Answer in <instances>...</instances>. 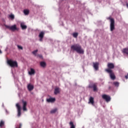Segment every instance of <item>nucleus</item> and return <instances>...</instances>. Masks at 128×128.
<instances>
[{"instance_id":"3","label":"nucleus","mask_w":128,"mask_h":128,"mask_svg":"<svg viewBox=\"0 0 128 128\" xmlns=\"http://www.w3.org/2000/svg\"><path fill=\"white\" fill-rule=\"evenodd\" d=\"M7 62L8 64L10 65L12 68H17L18 66V64L16 61H14L12 60H8Z\"/></svg>"},{"instance_id":"31","label":"nucleus","mask_w":128,"mask_h":128,"mask_svg":"<svg viewBox=\"0 0 128 128\" xmlns=\"http://www.w3.org/2000/svg\"><path fill=\"white\" fill-rule=\"evenodd\" d=\"M40 38V40L42 42V40L43 38Z\"/></svg>"},{"instance_id":"14","label":"nucleus","mask_w":128,"mask_h":128,"mask_svg":"<svg viewBox=\"0 0 128 128\" xmlns=\"http://www.w3.org/2000/svg\"><path fill=\"white\" fill-rule=\"evenodd\" d=\"M35 73H36V72H35L34 70L32 68H30V72H28V74L30 75L34 74Z\"/></svg>"},{"instance_id":"32","label":"nucleus","mask_w":128,"mask_h":128,"mask_svg":"<svg viewBox=\"0 0 128 128\" xmlns=\"http://www.w3.org/2000/svg\"><path fill=\"white\" fill-rule=\"evenodd\" d=\"M21 127H22V124H20V126H19L18 128H21Z\"/></svg>"},{"instance_id":"1","label":"nucleus","mask_w":128,"mask_h":128,"mask_svg":"<svg viewBox=\"0 0 128 128\" xmlns=\"http://www.w3.org/2000/svg\"><path fill=\"white\" fill-rule=\"evenodd\" d=\"M108 68L106 69L105 70L106 72L108 74H110V77L112 80H114L116 78L114 73V71L112 70V69H114V65L112 63H108Z\"/></svg>"},{"instance_id":"26","label":"nucleus","mask_w":128,"mask_h":128,"mask_svg":"<svg viewBox=\"0 0 128 128\" xmlns=\"http://www.w3.org/2000/svg\"><path fill=\"white\" fill-rule=\"evenodd\" d=\"M38 52V50H36L32 52V53L35 56H37L36 53H37Z\"/></svg>"},{"instance_id":"12","label":"nucleus","mask_w":128,"mask_h":128,"mask_svg":"<svg viewBox=\"0 0 128 128\" xmlns=\"http://www.w3.org/2000/svg\"><path fill=\"white\" fill-rule=\"evenodd\" d=\"M98 65L99 64L98 62L94 63V68L96 70H98Z\"/></svg>"},{"instance_id":"33","label":"nucleus","mask_w":128,"mask_h":128,"mask_svg":"<svg viewBox=\"0 0 128 128\" xmlns=\"http://www.w3.org/2000/svg\"><path fill=\"white\" fill-rule=\"evenodd\" d=\"M126 6H127V8H128V3H126Z\"/></svg>"},{"instance_id":"5","label":"nucleus","mask_w":128,"mask_h":128,"mask_svg":"<svg viewBox=\"0 0 128 128\" xmlns=\"http://www.w3.org/2000/svg\"><path fill=\"white\" fill-rule=\"evenodd\" d=\"M102 98L104 100L107 102L111 100V98L109 95L103 94Z\"/></svg>"},{"instance_id":"13","label":"nucleus","mask_w":128,"mask_h":128,"mask_svg":"<svg viewBox=\"0 0 128 128\" xmlns=\"http://www.w3.org/2000/svg\"><path fill=\"white\" fill-rule=\"evenodd\" d=\"M46 100L48 102H55L56 98H50L47 99Z\"/></svg>"},{"instance_id":"11","label":"nucleus","mask_w":128,"mask_h":128,"mask_svg":"<svg viewBox=\"0 0 128 128\" xmlns=\"http://www.w3.org/2000/svg\"><path fill=\"white\" fill-rule=\"evenodd\" d=\"M27 87H28V89L29 91H32L34 88V86L32 84H28V85Z\"/></svg>"},{"instance_id":"29","label":"nucleus","mask_w":128,"mask_h":128,"mask_svg":"<svg viewBox=\"0 0 128 128\" xmlns=\"http://www.w3.org/2000/svg\"><path fill=\"white\" fill-rule=\"evenodd\" d=\"M36 56L39 57L40 58H42V56L41 54H38L36 55Z\"/></svg>"},{"instance_id":"2","label":"nucleus","mask_w":128,"mask_h":128,"mask_svg":"<svg viewBox=\"0 0 128 128\" xmlns=\"http://www.w3.org/2000/svg\"><path fill=\"white\" fill-rule=\"evenodd\" d=\"M70 48L72 51L76 52L80 54H84V50L82 49V46L79 44H76L72 46Z\"/></svg>"},{"instance_id":"8","label":"nucleus","mask_w":128,"mask_h":128,"mask_svg":"<svg viewBox=\"0 0 128 128\" xmlns=\"http://www.w3.org/2000/svg\"><path fill=\"white\" fill-rule=\"evenodd\" d=\"M16 106L17 109H18V116H20V115H21V108H20V104H16Z\"/></svg>"},{"instance_id":"7","label":"nucleus","mask_w":128,"mask_h":128,"mask_svg":"<svg viewBox=\"0 0 128 128\" xmlns=\"http://www.w3.org/2000/svg\"><path fill=\"white\" fill-rule=\"evenodd\" d=\"M6 28H8L10 29V30H12V31H14L16 30H18V29L16 28V24L12 26H6Z\"/></svg>"},{"instance_id":"22","label":"nucleus","mask_w":128,"mask_h":128,"mask_svg":"<svg viewBox=\"0 0 128 128\" xmlns=\"http://www.w3.org/2000/svg\"><path fill=\"white\" fill-rule=\"evenodd\" d=\"M70 124L71 126L70 128H76L75 126H74V122H70Z\"/></svg>"},{"instance_id":"24","label":"nucleus","mask_w":128,"mask_h":128,"mask_svg":"<svg viewBox=\"0 0 128 128\" xmlns=\"http://www.w3.org/2000/svg\"><path fill=\"white\" fill-rule=\"evenodd\" d=\"M57 110H58L57 108L54 109V110H52L50 111V113H51V114H54V113L56 112L57 111Z\"/></svg>"},{"instance_id":"28","label":"nucleus","mask_w":128,"mask_h":128,"mask_svg":"<svg viewBox=\"0 0 128 128\" xmlns=\"http://www.w3.org/2000/svg\"><path fill=\"white\" fill-rule=\"evenodd\" d=\"M18 48L19 49V50H22V49H23V48L22 46H18Z\"/></svg>"},{"instance_id":"6","label":"nucleus","mask_w":128,"mask_h":128,"mask_svg":"<svg viewBox=\"0 0 128 128\" xmlns=\"http://www.w3.org/2000/svg\"><path fill=\"white\" fill-rule=\"evenodd\" d=\"M90 88H92L94 92L98 90L97 84L96 83L91 84L89 85Z\"/></svg>"},{"instance_id":"34","label":"nucleus","mask_w":128,"mask_h":128,"mask_svg":"<svg viewBox=\"0 0 128 128\" xmlns=\"http://www.w3.org/2000/svg\"><path fill=\"white\" fill-rule=\"evenodd\" d=\"M2 52L1 50H0V54H2Z\"/></svg>"},{"instance_id":"15","label":"nucleus","mask_w":128,"mask_h":128,"mask_svg":"<svg viewBox=\"0 0 128 128\" xmlns=\"http://www.w3.org/2000/svg\"><path fill=\"white\" fill-rule=\"evenodd\" d=\"M89 104L90 103H91L92 105L94 104V98L90 96V102H88Z\"/></svg>"},{"instance_id":"16","label":"nucleus","mask_w":128,"mask_h":128,"mask_svg":"<svg viewBox=\"0 0 128 128\" xmlns=\"http://www.w3.org/2000/svg\"><path fill=\"white\" fill-rule=\"evenodd\" d=\"M20 26L23 30H26L27 28L26 26L24 25V23L20 24Z\"/></svg>"},{"instance_id":"9","label":"nucleus","mask_w":128,"mask_h":128,"mask_svg":"<svg viewBox=\"0 0 128 128\" xmlns=\"http://www.w3.org/2000/svg\"><path fill=\"white\" fill-rule=\"evenodd\" d=\"M22 104H23V110L26 111V106H27V102L26 101H24V100L22 101Z\"/></svg>"},{"instance_id":"23","label":"nucleus","mask_w":128,"mask_h":128,"mask_svg":"<svg viewBox=\"0 0 128 128\" xmlns=\"http://www.w3.org/2000/svg\"><path fill=\"white\" fill-rule=\"evenodd\" d=\"M4 124V122L3 120H1L0 122V127L2 128Z\"/></svg>"},{"instance_id":"25","label":"nucleus","mask_w":128,"mask_h":128,"mask_svg":"<svg viewBox=\"0 0 128 128\" xmlns=\"http://www.w3.org/2000/svg\"><path fill=\"white\" fill-rule=\"evenodd\" d=\"M78 33H77V32H75V33H74L73 34H72V35H73V36L74 37V38H77V37H78Z\"/></svg>"},{"instance_id":"19","label":"nucleus","mask_w":128,"mask_h":128,"mask_svg":"<svg viewBox=\"0 0 128 128\" xmlns=\"http://www.w3.org/2000/svg\"><path fill=\"white\" fill-rule=\"evenodd\" d=\"M40 64L41 66L44 68L46 66V62H42L40 63Z\"/></svg>"},{"instance_id":"27","label":"nucleus","mask_w":128,"mask_h":128,"mask_svg":"<svg viewBox=\"0 0 128 128\" xmlns=\"http://www.w3.org/2000/svg\"><path fill=\"white\" fill-rule=\"evenodd\" d=\"M9 16L12 20H14V16L13 14H10V15Z\"/></svg>"},{"instance_id":"20","label":"nucleus","mask_w":128,"mask_h":128,"mask_svg":"<svg viewBox=\"0 0 128 128\" xmlns=\"http://www.w3.org/2000/svg\"><path fill=\"white\" fill-rule=\"evenodd\" d=\"M24 12L25 15H28L30 13V11L28 10H24Z\"/></svg>"},{"instance_id":"30","label":"nucleus","mask_w":128,"mask_h":128,"mask_svg":"<svg viewBox=\"0 0 128 128\" xmlns=\"http://www.w3.org/2000/svg\"><path fill=\"white\" fill-rule=\"evenodd\" d=\"M125 78H126V79H128V75L126 76Z\"/></svg>"},{"instance_id":"17","label":"nucleus","mask_w":128,"mask_h":128,"mask_svg":"<svg viewBox=\"0 0 128 128\" xmlns=\"http://www.w3.org/2000/svg\"><path fill=\"white\" fill-rule=\"evenodd\" d=\"M122 52L128 55V48H124Z\"/></svg>"},{"instance_id":"4","label":"nucleus","mask_w":128,"mask_h":128,"mask_svg":"<svg viewBox=\"0 0 128 128\" xmlns=\"http://www.w3.org/2000/svg\"><path fill=\"white\" fill-rule=\"evenodd\" d=\"M108 19L110 20V30L112 32L115 29L114 20V18H112L110 17L108 18Z\"/></svg>"},{"instance_id":"18","label":"nucleus","mask_w":128,"mask_h":128,"mask_svg":"<svg viewBox=\"0 0 128 128\" xmlns=\"http://www.w3.org/2000/svg\"><path fill=\"white\" fill-rule=\"evenodd\" d=\"M44 33L43 32H42L39 34V37L44 38Z\"/></svg>"},{"instance_id":"10","label":"nucleus","mask_w":128,"mask_h":128,"mask_svg":"<svg viewBox=\"0 0 128 128\" xmlns=\"http://www.w3.org/2000/svg\"><path fill=\"white\" fill-rule=\"evenodd\" d=\"M60 89L58 87H56L54 90V94L56 95L60 94Z\"/></svg>"},{"instance_id":"21","label":"nucleus","mask_w":128,"mask_h":128,"mask_svg":"<svg viewBox=\"0 0 128 128\" xmlns=\"http://www.w3.org/2000/svg\"><path fill=\"white\" fill-rule=\"evenodd\" d=\"M113 84L116 87L119 86L120 83L118 82H114Z\"/></svg>"}]
</instances>
